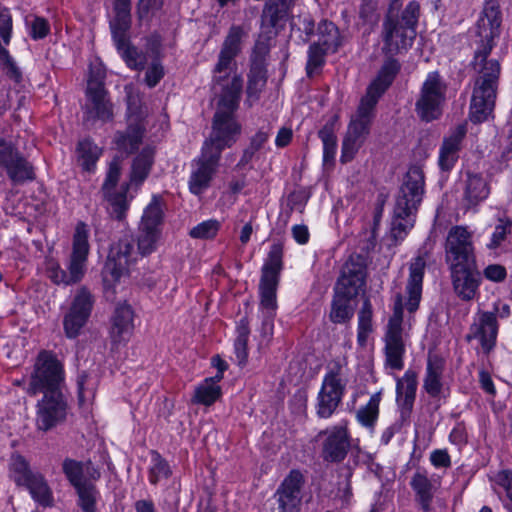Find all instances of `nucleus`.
<instances>
[{
  "label": "nucleus",
  "instance_id": "13d9d810",
  "mask_svg": "<svg viewBox=\"0 0 512 512\" xmlns=\"http://www.w3.org/2000/svg\"><path fill=\"white\" fill-rule=\"evenodd\" d=\"M512 232V220L509 218H500L495 225L491 235L490 242L486 245L488 249L495 250L499 248Z\"/></svg>",
  "mask_w": 512,
  "mask_h": 512
},
{
  "label": "nucleus",
  "instance_id": "6e6d98bb",
  "mask_svg": "<svg viewBox=\"0 0 512 512\" xmlns=\"http://www.w3.org/2000/svg\"><path fill=\"white\" fill-rule=\"evenodd\" d=\"M161 230L143 229L139 226L138 250L142 255H149L156 250Z\"/></svg>",
  "mask_w": 512,
  "mask_h": 512
},
{
  "label": "nucleus",
  "instance_id": "9b49d317",
  "mask_svg": "<svg viewBox=\"0 0 512 512\" xmlns=\"http://www.w3.org/2000/svg\"><path fill=\"white\" fill-rule=\"evenodd\" d=\"M348 380L343 367L336 362L323 377L316 399V415L321 419L330 418L342 403Z\"/></svg>",
  "mask_w": 512,
  "mask_h": 512
},
{
  "label": "nucleus",
  "instance_id": "423d86ee",
  "mask_svg": "<svg viewBox=\"0 0 512 512\" xmlns=\"http://www.w3.org/2000/svg\"><path fill=\"white\" fill-rule=\"evenodd\" d=\"M420 17V4L418 1H410L399 13L387 11L382 23L381 37L383 41L382 52L388 60H395V55L407 51L416 38V28Z\"/></svg>",
  "mask_w": 512,
  "mask_h": 512
},
{
  "label": "nucleus",
  "instance_id": "6ab92c4d",
  "mask_svg": "<svg viewBox=\"0 0 512 512\" xmlns=\"http://www.w3.org/2000/svg\"><path fill=\"white\" fill-rule=\"evenodd\" d=\"M318 437H323L321 445V457L325 462H342L351 447V436L347 425H335L319 432Z\"/></svg>",
  "mask_w": 512,
  "mask_h": 512
},
{
  "label": "nucleus",
  "instance_id": "473e14b6",
  "mask_svg": "<svg viewBox=\"0 0 512 512\" xmlns=\"http://www.w3.org/2000/svg\"><path fill=\"white\" fill-rule=\"evenodd\" d=\"M113 12L114 17L109 23L112 39L122 43L124 33L131 28V0H114Z\"/></svg>",
  "mask_w": 512,
  "mask_h": 512
},
{
  "label": "nucleus",
  "instance_id": "7ed1b4c3",
  "mask_svg": "<svg viewBox=\"0 0 512 512\" xmlns=\"http://www.w3.org/2000/svg\"><path fill=\"white\" fill-rule=\"evenodd\" d=\"M401 68L400 63L388 60L382 65L377 77L368 86L366 94L361 98L356 113L351 117L347 132L342 142L341 162L347 163L354 159L358 150L366 141L375 117V107L394 81Z\"/></svg>",
  "mask_w": 512,
  "mask_h": 512
},
{
  "label": "nucleus",
  "instance_id": "052dcab7",
  "mask_svg": "<svg viewBox=\"0 0 512 512\" xmlns=\"http://www.w3.org/2000/svg\"><path fill=\"white\" fill-rule=\"evenodd\" d=\"M220 226V222L215 219L206 220L193 227L189 235L194 239H211L217 235Z\"/></svg>",
  "mask_w": 512,
  "mask_h": 512
},
{
  "label": "nucleus",
  "instance_id": "ea45409f",
  "mask_svg": "<svg viewBox=\"0 0 512 512\" xmlns=\"http://www.w3.org/2000/svg\"><path fill=\"white\" fill-rule=\"evenodd\" d=\"M123 38L124 39H123L122 43H119L116 40H113V41H114V44H115L118 52L121 54V56L124 59V61L126 62V64L130 68L135 69V70L144 69L146 62H147L146 54L141 51H138V49L136 47L131 45L128 33H124Z\"/></svg>",
  "mask_w": 512,
  "mask_h": 512
},
{
  "label": "nucleus",
  "instance_id": "c03bdc74",
  "mask_svg": "<svg viewBox=\"0 0 512 512\" xmlns=\"http://www.w3.org/2000/svg\"><path fill=\"white\" fill-rule=\"evenodd\" d=\"M373 309L369 298H365L361 309L358 312L357 342L361 347L367 343L368 336L373 331L372 326Z\"/></svg>",
  "mask_w": 512,
  "mask_h": 512
},
{
  "label": "nucleus",
  "instance_id": "f704fd0d",
  "mask_svg": "<svg viewBox=\"0 0 512 512\" xmlns=\"http://www.w3.org/2000/svg\"><path fill=\"white\" fill-rule=\"evenodd\" d=\"M30 492L31 497L43 508H49L53 505V493L48 485L44 475L38 472L32 476L31 480L25 486Z\"/></svg>",
  "mask_w": 512,
  "mask_h": 512
},
{
  "label": "nucleus",
  "instance_id": "bf43d9fd",
  "mask_svg": "<svg viewBox=\"0 0 512 512\" xmlns=\"http://www.w3.org/2000/svg\"><path fill=\"white\" fill-rule=\"evenodd\" d=\"M171 475L168 462L158 453H153L152 466L149 470V481L156 485L160 480L167 479Z\"/></svg>",
  "mask_w": 512,
  "mask_h": 512
},
{
  "label": "nucleus",
  "instance_id": "1a4fd4ad",
  "mask_svg": "<svg viewBox=\"0 0 512 512\" xmlns=\"http://www.w3.org/2000/svg\"><path fill=\"white\" fill-rule=\"evenodd\" d=\"M64 383V370L61 362L48 351H41L30 376L27 394H60Z\"/></svg>",
  "mask_w": 512,
  "mask_h": 512
},
{
  "label": "nucleus",
  "instance_id": "4d7b16f0",
  "mask_svg": "<svg viewBox=\"0 0 512 512\" xmlns=\"http://www.w3.org/2000/svg\"><path fill=\"white\" fill-rule=\"evenodd\" d=\"M62 470L73 487H77L88 480L83 479L84 463L71 458L64 459Z\"/></svg>",
  "mask_w": 512,
  "mask_h": 512
},
{
  "label": "nucleus",
  "instance_id": "20e7f679",
  "mask_svg": "<svg viewBox=\"0 0 512 512\" xmlns=\"http://www.w3.org/2000/svg\"><path fill=\"white\" fill-rule=\"evenodd\" d=\"M425 194V176L419 165H412L403 177L395 197L391 237L402 241L414 227L416 214Z\"/></svg>",
  "mask_w": 512,
  "mask_h": 512
},
{
  "label": "nucleus",
  "instance_id": "de8ad7c7",
  "mask_svg": "<svg viewBox=\"0 0 512 512\" xmlns=\"http://www.w3.org/2000/svg\"><path fill=\"white\" fill-rule=\"evenodd\" d=\"M318 136L323 143V161L324 164L334 161L337 151V137L335 134L334 122H327L318 132Z\"/></svg>",
  "mask_w": 512,
  "mask_h": 512
},
{
  "label": "nucleus",
  "instance_id": "864d4df0",
  "mask_svg": "<svg viewBox=\"0 0 512 512\" xmlns=\"http://www.w3.org/2000/svg\"><path fill=\"white\" fill-rule=\"evenodd\" d=\"M221 395V388L213 381L204 380L196 389L193 397L194 402L206 406L212 405Z\"/></svg>",
  "mask_w": 512,
  "mask_h": 512
},
{
  "label": "nucleus",
  "instance_id": "39448f33",
  "mask_svg": "<svg viewBox=\"0 0 512 512\" xmlns=\"http://www.w3.org/2000/svg\"><path fill=\"white\" fill-rule=\"evenodd\" d=\"M244 30L241 26L230 27L212 69L211 89L216 98H241L243 79L237 74L236 57L241 52Z\"/></svg>",
  "mask_w": 512,
  "mask_h": 512
},
{
  "label": "nucleus",
  "instance_id": "69168bd1",
  "mask_svg": "<svg viewBox=\"0 0 512 512\" xmlns=\"http://www.w3.org/2000/svg\"><path fill=\"white\" fill-rule=\"evenodd\" d=\"M483 275L486 279L500 283L507 277L506 268L500 264H490L483 270Z\"/></svg>",
  "mask_w": 512,
  "mask_h": 512
},
{
  "label": "nucleus",
  "instance_id": "e433bc0d",
  "mask_svg": "<svg viewBox=\"0 0 512 512\" xmlns=\"http://www.w3.org/2000/svg\"><path fill=\"white\" fill-rule=\"evenodd\" d=\"M278 279L261 277L260 279V305L265 314V318L271 320L275 315L277 308L276 291Z\"/></svg>",
  "mask_w": 512,
  "mask_h": 512
},
{
  "label": "nucleus",
  "instance_id": "0eeeda50",
  "mask_svg": "<svg viewBox=\"0 0 512 512\" xmlns=\"http://www.w3.org/2000/svg\"><path fill=\"white\" fill-rule=\"evenodd\" d=\"M240 98H217L210 136L202 150L218 158L224 149L230 148L241 135L242 126L235 118Z\"/></svg>",
  "mask_w": 512,
  "mask_h": 512
},
{
  "label": "nucleus",
  "instance_id": "6e6552de",
  "mask_svg": "<svg viewBox=\"0 0 512 512\" xmlns=\"http://www.w3.org/2000/svg\"><path fill=\"white\" fill-rule=\"evenodd\" d=\"M88 235L87 225L79 222L73 236L67 271L57 263H51L48 267V276L55 284L73 285L83 279L90 250Z\"/></svg>",
  "mask_w": 512,
  "mask_h": 512
},
{
  "label": "nucleus",
  "instance_id": "f8f14e48",
  "mask_svg": "<svg viewBox=\"0 0 512 512\" xmlns=\"http://www.w3.org/2000/svg\"><path fill=\"white\" fill-rule=\"evenodd\" d=\"M105 77L106 74L102 67L96 66L90 69L86 89V121L101 120L108 122L113 119V104L109 99L108 91L105 89Z\"/></svg>",
  "mask_w": 512,
  "mask_h": 512
},
{
  "label": "nucleus",
  "instance_id": "49530a36",
  "mask_svg": "<svg viewBox=\"0 0 512 512\" xmlns=\"http://www.w3.org/2000/svg\"><path fill=\"white\" fill-rule=\"evenodd\" d=\"M162 221L163 209L161 198L158 196H153L151 202L143 212L140 226L143 227V229L161 230L160 227Z\"/></svg>",
  "mask_w": 512,
  "mask_h": 512
},
{
  "label": "nucleus",
  "instance_id": "ddd939ff",
  "mask_svg": "<svg viewBox=\"0 0 512 512\" xmlns=\"http://www.w3.org/2000/svg\"><path fill=\"white\" fill-rule=\"evenodd\" d=\"M136 259L134 240L131 235H124L112 243L107 260L102 270L104 289H112L120 279L128 274V268Z\"/></svg>",
  "mask_w": 512,
  "mask_h": 512
},
{
  "label": "nucleus",
  "instance_id": "5701e85b",
  "mask_svg": "<svg viewBox=\"0 0 512 512\" xmlns=\"http://www.w3.org/2000/svg\"><path fill=\"white\" fill-rule=\"evenodd\" d=\"M365 283L366 267L361 257H351L343 265L341 276L336 283L335 290L355 298L359 294V291L365 286Z\"/></svg>",
  "mask_w": 512,
  "mask_h": 512
},
{
  "label": "nucleus",
  "instance_id": "79ce46f5",
  "mask_svg": "<svg viewBox=\"0 0 512 512\" xmlns=\"http://www.w3.org/2000/svg\"><path fill=\"white\" fill-rule=\"evenodd\" d=\"M381 402V392L374 393L368 403L358 409L356 412L357 421L364 427L373 430L379 416V405Z\"/></svg>",
  "mask_w": 512,
  "mask_h": 512
},
{
  "label": "nucleus",
  "instance_id": "2eb2a0df",
  "mask_svg": "<svg viewBox=\"0 0 512 512\" xmlns=\"http://www.w3.org/2000/svg\"><path fill=\"white\" fill-rule=\"evenodd\" d=\"M445 260L449 268L474 265L472 234L463 226H453L445 241Z\"/></svg>",
  "mask_w": 512,
  "mask_h": 512
},
{
  "label": "nucleus",
  "instance_id": "58836bf2",
  "mask_svg": "<svg viewBox=\"0 0 512 512\" xmlns=\"http://www.w3.org/2000/svg\"><path fill=\"white\" fill-rule=\"evenodd\" d=\"M488 194L489 188L485 179L479 174L468 172L465 181V200H467L470 205H476L486 199Z\"/></svg>",
  "mask_w": 512,
  "mask_h": 512
},
{
  "label": "nucleus",
  "instance_id": "dca6fc26",
  "mask_svg": "<svg viewBox=\"0 0 512 512\" xmlns=\"http://www.w3.org/2000/svg\"><path fill=\"white\" fill-rule=\"evenodd\" d=\"M498 302L493 304V311L479 309L470 324L469 332L466 334V340L469 342L477 340L481 346L482 352L488 355L496 346L499 331L497 319Z\"/></svg>",
  "mask_w": 512,
  "mask_h": 512
},
{
  "label": "nucleus",
  "instance_id": "393cba45",
  "mask_svg": "<svg viewBox=\"0 0 512 512\" xmlns=\"http://www.w3.org/2000/svg\"><path fill=\"white\" fill-rule=\"evenodd\" d=\"M467 133V126L461 123L452 128L443 138L439 150L438 164L443 171H450L459 158V151Z\"/></svg>",
  "mask_w": 512,
  "mask_h": 512
},
{
  "label": "nucleus",
  "instance_id": "f257e3e1",
  "mask_svg": "<svg viewBox=\"0 0 512 512\" xmlns=\"http://www.w3.org/2000/svg\"><path fill=\"white\" fill-rule=\"evenodd\" d=\"M502 12L497 0L486 1L478 20V35L481 37V46L475 51V68L479 67L477 78L470 103L469 117L473 123L487 120L493 112L497 95L500 64L497 60H487L494 39L501 33Z\"/></svg>",
  "mask_w": 512,
  "mask_h": 512
},
{
  "label": "nucleus",
  "instance_id": "a18cd8bd",
  "mask_svg": "<svg viewBox=\"0 0 512 512\" xmlns=\"http://www.w3.org/2000/svg\"><path fill=\"white\" fill-rule=\"evenodd\" d=\"M283 244L274 243L262 268L261 277L278 279L283 268Z\"/></svg>",
  "mask_w": 512,
  "mask_h": 512
},
{
  "label": "nucleus",
  "instance_id": "774afa93",
  "mask_svg": "<svg viewBox=\"0 0 512 512\" xmlns=\"http://www.w3.org/2000/svg\"><path fill=\"white\" fill-rule=\"evenodd\" d=\"M430 462L435 468L447 469L451 466V458L446 449H436L430 454Z\"/></svg>",
  "mask_w": 512,
  "mask_h": 512
},
{
  "label": "nucleus",
  "instance_id": "c9c22d12",
  "mask_svg": "<svg viewBox=\"0 0 512 512\" xmlns=\"http://www.w3.org/2000/svg\"><path fill=\"white\" fill-rule=\"evenodd\" d=\"M353 298L335 290L329 314V318L333 323L344 324L351 320L354 315V309L350 302Z\"/></svg>",
  "mask_w": 512,
  "mask_h": 512
},
{
  "label": "nucleus",
  "instance_id": "7c9ffc66",
  "mask_svg": "<svg viewBox=\"0 0 512 512\" xmlns=\"http://www.w3.org/2000/svg\"><path fill=\"white\" fill-rule=\"evenodd\" d=\"M290 14V9L277 0H269L264 5L261 15V31L278 34L284 28Z\"/></svg>",
  "mask_w": 512,
  "mask_h": 512
},
{
  "label": "nucleus",
  "instance_id": "0e129e2a",
  "mask_svg": "<svg viewBox=\"0 0 512 512\" xmlns=\"http://www.w3.org/2000/svg\"><path fill=\"white\" fill-rule=\"evenodd\" d=\"M0 61L3 63L7 70V75L14 79L15 81H19L21 79V72L16 66L15 61L10 56L8 50L4 46H0Z\"/></svg>",
  "mask_w": 512,
  "mask_h": 512
},
{
  "label": "nucleus",
  "instance_id": "c756f323",
  "mask_svg": "<svg viewBox=\"0 0 512 512\" xmlns=\"http://www.w3.org/2000/svg\"><path fill=\"white\" fill-rule=\"evenodd\" d=\"M426 262L423 257H416L409 267V277L406 284L407 301L405 306L410 313L418 308L422 296V284Z\"/></svg>",
  "mask_w": 512,
  "mask_h": 512
},
{
  "label": "nucleus",
  "instance_id": "b1692460",
  "mask_svg": "<svg viewBox=\"0 0 512 512\" xmlns=\"http://www.w3.org/2000/svg\"><path fill=\"white\" fill-rule=\"evenodd\" d=\"M442 478L439 475H429L425 469H417L411 477L410 486L415 499L424 511L431 509L434 496L440 490Z\"/></svg>",
  "mask_w": 512,
  "mask_h": 512
},
{
  "label": "nucleus",
  "instance_id": "3c124183",
  "mask_svg": "<svg viewBox=\"0 0 512 512\" xmlns=\"http://www.w3.org/2000/svg\"><path fill=\"white\" fill-rule=\"evenodd\" d=\"M78 495V504L84 512H95L96 503L100 494L96 486L87 481L77 487H74Z\"/></svg>",
  "mask_w": 512,
  "mask_h": 512
},
{
  "label": "nucleus",
  "instance_id": "412c9836",
  "mask_svg": "<svg viewBox=\"0 0 512 512\" xmlns=\"http://www.w3.org/2000/svg\"><path fill=\"white\" fill-rule=\"evenodd\" d=\"M67 414V403L63 394H46L36 405L35 424L38 430L47 432L63 422Z\"/></svg>",
  "mask_w": 512,
  "mask_h": 512
},
{
  "label": "nucleus",
  "instance_id": "603ef678",
  "mask_svg": "<svg viewBox=\"0 0 512 512\" xmlns=\"http://www.w3.org/2000/svg\"><path fill=\"white\" fill-rule=\"evenodd\" d=\"M319 39L316 42L331 52H336L341 45L338 28L329 21H322L318 26Z\"/></svg>",
  "mask_w": 512,
  "mask_h": 512
},
{
  "label": "nucleus",
  "instance_id": "8fccbe9b",
  "mask_svg": "<svg viewBox=\"0 0 512 512\" xmlns=\"http://www.w3.org/2000/svg\"><path fill=\"white\" fill-rule=\"evenodd\" d=\"M276 35L261 31L250 57V66H260L266 68V60L271 49V40Z\"/></svg>",
  "mask_w": 512,
  "mask_h": 512
},
{
  "label": "nucleus",
  "instance_id": "f3484780",
  "mask_svg": "<svg viewBox=\"0 0 512 512\" xmlns=\"http://www.w3.org/2000/svg\"><path fill=\"white\" fill-rule=\"evenodd\" d=\"M94 302V296L86 286L77 289L63 319L64 332L68 338H76L80 334L91 315Z\"/></svg>",
  "mask_w": 512,
  "mask_h": 512
},
{
  "label": "nucleus",
  "instance_id": "c85d7f7f",
  "mask_svg": "<svg viewBox=\"0 0 512 512\" xmlns=\"http://www.w3.org/2000/svg\"><path fill=\"white\" fill-rule=\"evenodd\" d=\"M445 360L436 353H428L423 389L432 398H440L444 393L443 373Z\"/></svg>",
  "mask_w": 512,
  "mask_h": 512
},
{
  "label": "nucleus",
  "instance_id": "72a5a7b5",
  "mask_svg": "<svg viewBox=\"0 0 512 512\" xmlns=\"http://www.w3.org/2000/svg\"><path fill=\"white\" fill-rule=\"evenodd\" d=\"M145 127L141 120L130 118L126 132H117L115 143L120 150L133 153L142 143Z\"/></svg>",
  "mask_w": 512,
  "mask_h": 512
},
{
  "label": "nucleus",
  "instance_id": "4468645a",
  "mask_svg": "<svg viewBox=\"0 0 512 512\" xmlns=\"http://www.w3.org/2000/svg\"><path fill=\"white\" fill-rule=\"evenodd\" d=\"M403 308V296L398 293L395 297L393 315L388 321L384 335L386 365L393 370H401L404 367L403 357L406 349L402 328Z\"/></svg>",
  "mask_w": 512,
  "mask_h": 512
},
{
  "label": "nucleus",
  "instance_id": "9d476101",
  "mask_svg": "<svg viewBox=\"0 0 512 512\" xmlns=\"http://www.w3.org/2000/svg\"><path fill=\"white\" fill-rule=\"evenodd\" d=\"M447 84L438 71L428 73L415 102V112L424 122L438 120L446 103Z\"/></svg>",
  "mask_w": 512,
  "mask_h": 512
},
{
  "label": "nucleus",
  "instance_id": "338daca9",
  "mask_svg": "<svg viewBox=\"0 0 512 512\" xmlns=\"http://www.w3.org/2000/svg\"><path fill=\"white\" fill-rule=\"evenodd\" d=\"M496 485L502 487L510 500H512V471L501 470L493 476Z\"/></svg>",
  "mask_w": 512,
  "mask_h": 512
},
{
  "label": "nucleus",
  "instance_id": "a878e982",
  "mask_svg": "<svg viewBox=\"0 0 512 512\" xmlns=\"http://www.w3.org/2000/svg\"><path fill=\"white\" fill-rule=\"evenodd\" d=\"M134 311L126 302L119 303L111 316L109 335L113 345L126 343L134 330Z\"/></svg>",
  "mask_w": 512,
  "mask_h": 512
},
{
  "label": "nucleus",
  "instance_id": "09e8293b",
  "mask_svg": "<svg viewBox=\"0 0 512 512\" xmlns=\"http://www.w3.org/2000/svg\"><path fill=\"white\" fill-rule=\"evenodd\" d=\"M101 155V149L90 139H84L78 143V162L86 171H91Z\"/></svg>",
  "mask_w": 512,
  "mask_h": 512
},
{
  "label": "nucleus",
  "instance_id": "f03ea898",
  "mask_svg": "<svg viewBox=\"0 0 512 512\" xmlns=\"http://www.w3.org/2000/svg\"><path fill=\"white\" fill-rule=\"evenodd\" d=\"M401 68L400 63L388 60L382 65L377 77L368 86L366 94L361 98L356 113L351 117L347 132L342 142L341 162L347 163L354 159L358 150L366 141L375 117V107L394 81Z\"/></svg>",
  "mask_w": 512,
  "mask_h": 512
},
{
  "label": "nucleus",
  "instance_id": "680f3d73",
  "mask_svg": "<svg viewBox=\"0 0 512 512\" xmlns=\"http://www.w3.org/2000/svg\"><path fill=\"white\" fill-rule=\"evenodd\" d=\"M377 4L373 0H362L359 7V17L364 23L373 24L378 20Z\"/></svg>",
  "mask_w": 512,
  "mask_h": 512
},
{
  "label": "nucleus",
  "instance_id": "4be33fe9",
  "mask_svg": "<svg viewBox=\"0 0 512 512\" xmlns=\"http://www.w3.org/2000/svg\"><path fill=\"white\" fill-rule=\"evenodd\" d=\"M450 277L453 291L462 301H472L479 292L482 275L474 265L451 267Z\"/></svg>",
  "mask_w": 512,
  "mask_h": 512
},
{
  "label": "nucleus",
  "instance_id": "5fc2aeb1",
  "mask_svg": "<svg viewBox=\"0 0 512 512\" xmlns=\"http://www.w3.org/2000/svg\"><path fill=\"white\" fill-rule=\"evenodd\" d=\"M328 52H331V50H328L326 47L317 43H313L309 46L308 60L306 64V72L309 77L318 73L322 68L325 63V56Z\"/></svg>",
  "mask_w": 512,
  "mask_h": 512
},
{
  "label": "nucleus",
  "instance_id": "a211bd4d",
  "mask_svg": "<svg viewBox=\"0 0 512 512\" xmlns=\"http://www.w3.org/2000/svg\"><path fill=\"white\" fill-rule=\"evenodd\" d=\"M120 178V165L117 161L110 163L105 181L102 185V193L111 207V215L118 221H122L126 217L129 208L127 192L129 184H122L118 189L116 186Z\"/></svg>",
  "mask_w": 512,
  "mask_h": 512
},
{
  "label": "nucleus",
  "instance_id": "cd10ccee",
  "mask_svg": "<svg viewBox=\"0 0 512 512\" xmlns=\"http://www.w3.org/2000/svg\"><path fill=\"white\" fill-rule=\"evenodd\" d=\"M219 160L220 158L203 150L201 151V155L197 160V169L192 172L189 180V188L193 194H201L209 187Z\"/></svg>",
  "mask_w": 512,
  "mask_h": 512
},
{
  "label": "nucleus",
  "instance_id": "2f4dec72",
  "mask_svg": "<svg viewBox=\"0 0 512 512\" xmlns=\"http://www.w3.org/2000/svg\"><path fill=\"white\" fill-rule=\"evenodd\" d=\"M417 385V374L412 370H407L404 376L397 380V404L400 408V413L404 414V417H410L416 397Z\"/></svg>",
  "mask_w": 512,
  "mask_h": 512
},
{
  "label": "nucleus",
  "instance_id": "aec40b11",
  "mask_svg": "<svg viewBox=\"0 0 512 512\" xmlns=\"http://www.w3.org/2000/svg\"><path fill=\"white\" fill-rule=\"evenodd\" d=\"M0 167L3 168L9 179L15 183L32 181L35 178L31 163L11 143L0 139Z\"/></svg>",
  "mask_w": 512,
  "mask_h": 512
},
{
  "label": "nucleus",
  "instance_id": "e2e57ef3",
  "mask_svg": "<svg viewBox=\"0 0 512 512\" xmlns=\"http://www.w3.org/2000/svg\"><path fill=\"white\" fill-rule=\"evenodd\" d=\"M409 417H404V414L400 413L399 419L395 420L390 426H388L381 435V443L388 445L395 434L401 432L403 427L408 424Z\"/></svg>",
  "mask_w": 512,
  "mask_h": 512
},
{
  "label": "nucleus",
  "instance_id": "37998d69",
  "mask_svg": "<svg viewBox=\"0 0 512 512\" xmlns=\"http://www.w3.org/2000/svg\"><path fill=\"white\" fill-rule=\"evenodd\" d=\"M153 156L154 150L145 147L135 158L132 165L131 182L141 184L146 179L153 164Z\"/></svg>",
  "mask_w": 512,
  "mask_h": 512
},
{
  "label": "nucleus",
  "instance_id": "4c0bfd02",
  "mask_svg": "<svg viewBox=\"0 0 512 512\" xmlns=\"http://www.w3.org/2000/svg\"><path fill=\"white\" fill-rule=\"evenodd\" d=\"M9 477L17 486L25 487L38 472L30 468L28 461L20 454H13L8 465Z\"/></svg>",
  "mask_w": 512,
  "mask_h": 512
},
{
  "label": "nucleus",
  "instance_id": "bb28decb",
  "mask_svg": "<svg viewBox=\"0 0 512 512\" xmlns=\"http://www.w3.org/2000/svg\"><path fill=\"white\" fill-rule=\"evenodd\" d=\"M303 483L304 478L299 470L290 471L276 492L279 509L283 512H292L298 509Z\"/></svg>",
  "mask_w": 512,
  "mask_h": 512
},
{
  "label": "nucleus",
  "instance_id": "a19ab883",
  "mask_svg": "<svg viewBox=\"0 0 512 512\" xmlns=\"http://www.w3.org/2000/svg\"><path fill=\"white\" fill-rule=\"evenodd\" d=\"M267 82V70L265 67L250 66L247 83V100L249 106L259 99L261 91Z\"/></svg>",
  "mask_w": 512,
  "mask_h": 512
}]
</instances>
